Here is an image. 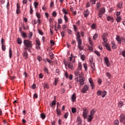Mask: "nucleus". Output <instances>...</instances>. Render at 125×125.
I'll list each match as a JSON object with an SVG mask.
<instances>
[{
    "label": "nucleus",
    "mask_w": 125,
    "mask_h": 125,
    "mask_svg": "<svg viewBox=\"0 0 125 125\" xmlns=\"http://www.w3.org/2000/svg\"><path fill=\"white\" fill-rule=\"evenodd\" d=\"M21 36L23 39H25V38H27V33L22 32H21Z\"/></svg>",
    "instance_id": "25"
},
{
    "label": "nucleus",
    "mask_w": 125,
    "mask_h": 125,
    "mask_svg": "<svg viewBox=\"0 0 125 125\" xmlns=\"http://www.w3.org/2000/svg\"><path fill=\"white\" fill-rule=\"evenodd\" d=\"M97 38H98V33H95L93 37V39L95 41V40H96Z\"/></svg>",
    "instance_id": "27"
},
{
    "label": "nucleus",
    "mask_w": 125,
    "mask_h": 125,
    "mask_svg": "<svg viewBox=\"0 0 125 125\" xmlns=\"http://www.w3.org/2000/svg\"><path fill=\"white\" fill-rule=\"evenodd\" d=\"M104 62L107 67H110V65L111 64H110V62H109V59L107 57H105L104 58Z\"/></svg>",
    "instance_id": "8"
},
{
    "label": "nucleus",
    "mask_w": 125,
    "mask_h": 125,
    "mask_svg": "<svg viewBox=\"0 0 125 125\" xmlns=\"http://www.w3.org/2000/svg\"><path fill=\"white\" fill-rule=\"evenodd\" d=\"M78 48H79L80 50H83V47L82 46V41L80 42H78Z\"/></svg>",
    "instance_id": "16"
},
{
    "label": "nucleus",
    "mask_w": 125,
    "mask_h": 125,
    "mask_svg": "<svg viewBox=\"0 0 125 125\" xmlns=\"http://www.w3.org/2000/svg\"><path fill=\"white\" fill-rule=\"evenodd\" d=\"M89 82L92 87V89H93L94 88L95 85H94V83H93V81L92 80V79L90 78L89 80Z\"/></svg>",
    "instance_id": "10"
},
{
    "label": "nucleus",
    "mask_w": 125,
    "mask_h": 125,
    "mask_svg": "<svg viewBox=\"0 0 125 125\" xmlns=\"http://www.w3.org/2000/svg\"><path fill=\"white\" fill-rule=\"evenodd\" d=\"M59 24H62L63 23V21L62 20V19H59L58 20Z\"/></svg>",
    "instance_id": "43"
},
{
    "label": "nucleus",
    "mask_w": 125,
    "mask_h": 125,
    "mask_svg": "<svg viewBox=\"0 0 125 125\" xmlns=\"http://www.w3.org/2000/svg\"><path fill=\"white\" fill-rule=\"evenodd\" d=\"M94 118V116H92V115H89L88 117L87 116V122H90L92 120H93V118Z\"/></svg>",
    "instance_id": "14"
},
{
    "label": "nucleus",
    "mask_w": 125,
    "mask_h": 125,
    "mask_svg": "<svg viewBox=\"0 0 125 125\" xmlns=\"http://www.w3.org/2000/svg\"><path fill=\"white\" fill-rule=\"evenodd\" d=\"M75 35L76 36V41L78 42H82V40L81 39V33H80V32H77Z\"/></svg>",
    "instance_id": "7"
},
{
    "label": "nucleus",
    "mask_w": 125,
    "mask_h": 125,
    "mask_svg": "<svg viewBox=\"0 0 125 125\" xmlns=\"http://www.w3.org/2000/svg\"><path fill=\"white\" fill-rule=\"evenodd\" d=\"M64 19L65 22H68V20H69V19L66 15L64 16Z\"/></svg>",
    "instance_id": "48"
},
{
    "label": "nucleus",
    "mask_w": 125,
    "mask_h": 125,
    "mask_svg": "<svg viewBox=\"0 0 125 125\" xmlns=\"http://www.w3.org/2000/svg\"><path fill=\"white\" fill-rule=\"evenodd\" d=\"M103 45H104L106 47L107 50L111 51V47H110V45H109L108 43H105L103 44Z\"/></svg>",
    "instance_id": "12"
},
{
    "label": "nucleus",
    "mask_w": 125,
    "mask_h": 125,
    "mask_svg": "<svg viewBox=\"0 0 125 125\" xmlns=\"http://www.w3.org/2000/svg\"><path fill=\"white\" fill-rule=\"evenodd\" d=\"M83 67L84 68L85 70L87 71V64L85 63L83 64Z\"/></svg>",
    "instance_id": "37"
},
{
    "label": "nucleus",
    "mask_w": 125,
    "mask_h": 125,
    "mask_svg": "<svg viewBox=\"0 0 125 125\" xmlns=\"http://www.w3.org/2000/svg\"><path fill=\"white\" fill-rule=\"evenodd\" d=\"M45 114H44V113H41V118H42V120H44V119H45Z\"/></svg>",
    "instance_id": "32"
},
{
    "label": "nucleus",
    "mask_w": 125,
    "mask_h": 125,
    "mask_svg": "<svg viewBox=\"0 0 125 125\" xmlns=\"http://www.w3.org/2000/svg\"><path fill=\"white\" fill-rule=\"evenodd\" d=\"M62 11L63 12V13H64V14H68V12H67V10L64 8H63Z\"/></svg>",
    "instance_id": "54"
},
{
    "label": "nucleus",
    "mask_w": 125,
    "mask_h": 125,
    "mask_svg": "<svg viewBox=\"0 0 125 125\" xmlns=\"http://www.w3.org/2000/svg\"><path fill=\"white\" fill-rule=\"evenodd\" d=\"M34 5L35 6V8H38V5H39V3L38 2H34Z\"/></svg>",
    "instance_id": "39"
},
{
    "label": "nucleus",
    "mask_w": 125,
    "mask_h": 125,
    "mask_svg": "<svg viewBox=\"0 0 125 125\" xmlns=\"http://www.w3.org/2000/svg\"><path fill=\"white\" fill-rule=\"evenodd\" d=\"M71 111L73 114H75V113H76V112H77V109H76V108H72L71 109Z\"/></svg>",
    "instance_id": "41"
},
{
    "label": "nucleus",
    "mask_w": 125,
    "mask_h": 125,
    "mask_svg": "<svg viewBox=\"0 0 125 125\" xmlns=\"http://www.w3.org/2000/svg\"><path fill=\"white\" fill-rule=\"evenodd\" d=\"M33 12H34V10H33V8H32V6H30V14H33Z\"/></svg>",
    "instance_id": "57"
},
{
    "label": "nucleus",
    "mask_w": 125,
    "mask_h": 125,
    "mask_svg": "<svg viewBox=\"0 0 125 125\" xmlns=\"http://www.w3.org/2000/svg\"><path fill=\"white\" fill-rule=\"evenodd\" d=\"M106 19H107V21H110L112 23H113V22H114V18L113 17L109 16H106Z\"/></svg>",
    "instance_id": "13"
},
{
    "label": "nucleus",
    "mask_w": 125,
    "mask_h": 125,
    "mask_svg": "<svg viewBox=\"0 0 125 125\" xmlns=\"http://www.w3.org/2000/svg\"><path fill=\"white\" fill-rule=\"evenodd\" d=\"M51 105V107H53V106H55L56 105V101L55 100L53 101L51 104H50Z\"/></svg>",
    "instance_id": "26"
},
{
    "label": "nucleus",
    "mask_w": 125,
    "mask_h": 125,
    "mask_svg": "<svg viewBox=\"0 0 125 125\" xmlns=\"http://www.w3.org/2000/svg\"><path fill=\"white\" fill-rule=\"evenodd\" d=\"M94 53H95V54H96L99 57L100 56V55H101L100 53H99V52H98L97 51H95Z\"/></svg>",
    "instance_id": "53"
},
{
    "label": "nucleus",
    "mask_w": 125,
    "mask_h": 125,
    "mask_svg": "<svg viewBox=\"0 0 125 125\" xmlns=\"http://www.w3.org/2000/svg\"><path fill=\"white\" fill-rule=\"evenodd\" d=\"M82 68H83L82 66V63L79 62L78 68L75 71V75L77 77L75 78V81L77 83H79L80 85L81 86L84 84V81L85 80V78H83V71H82Z\"/></svg>",
    "instance_id": "1"
},
{
    "label": "nucleus",
    "mask_w": 125,
    "mask_h": 125,
    "mask_svg": "<svg viewBox=\"0 0 125 125\" xmlns=\"http://www.w3.org/2000/svg\"><path fill=\"white\" fill-rule=\"evenodd\" d=\"M36 16L38 18V19H40L41 18V14L40 13H36Z\"/></svg>",
    "instance_id": "45"
},
{
    "label": "nucleus",
    "mask_w": 125,
    "mask_h": 125,
    "mask_svg": "<svg viewBox=\"0 0 125 125\" xmlns=\"http://www.w3.org/2000/svg\"><path fill=\"white\" fill-rule=\"evenodd\" d=\"M91 6V5L90 4V3L89 2H87V4H86V7H90Z\"/></svg>",
    "instance_id": "62"
},
{
    "label": "nucleus",
    "mask_w": 125,
    "mask_h": 125,
    "mask_svg": "<svg viewBox=\"0 0 125 125\" xmlns=\"http://www.w3.org/2000/svg\"><path fill=\"white\" fill-rule=\"evenodd\" d=\"M44 71L45 73H46L47 74H48V69H47V67H45L44 68Z\"/></svg>",
    "instance_id": "58"
},
{
    "label": "nucleus",
    "mask_w": 125,
    "mask_h": 125,
    "mask_svg": "<svg viewBox=\"0 0 125 125\" xmlns=\"http://www.w3.org/2000/svg\"><path fill=\"white\" fill-rule=\"evenodd\" d=\"M73 28L75 32H77L78 31V27L76 25H73Z\"/></svg>",
    "instance_id": "46"
},
{
    "label": "nucleus",
    "mask_w": 125,
    "mask_h": 125,
    "mask_svg": "<svg viewBox=\"0 0 125 125\" xmlns=\"http://www.w3.org/2000/svg\"><path fill=\"white\" fill-rule=\"evenodd\" d=\"M124 104H125V102L123 101H120L118 103V107L119 108H122V107L124 106Z\"/></svg>",
    "instance_id": "20"
},
{
    "label": "nucleus",
    "mask_w": 125,
    "mask_h": 125,
    "mask_svg": "<svg viewBox=\"0 0 125 125\" xmlns=\"http://www.w3.org/2000/svg\"><path fill=\"white\" fill-rule=\"evenodd\" d=\"M68 68L71 69V70H74V62H70L68 63Z\"/></svg>",
    "instance_id": "15"
},
{
    "label": "nucleus",
    "mask_w": 125,
    "mask_h": 125,
    "mask_svg": "<svg viewBox=\"0 0 125 125\" xmlns=\"http://www.w3.org/2000/svg\"><path fill=\"white\" fill-rule=\"evenodd\" d=\"M88 15H89V11L87 9L86 10L84 11V16L86 18Z\"/></svg>",
    "instance_id": "22"
},
{
    "label": "nucleus",
    "mask_w": 125,
    "mask_h": 125,
    "mask_svg": "<svg viewBox=\"0 0 125 125\" xmlns=\"http://www.w3.org/2000/svg\"><path fill=\"white\" fill-rule=\"evenodd\" d=\"M117 6L118 7V8H121L122 7V6H123V3H119L117 4Z\"/></svg>",
    "instance_id": "52"
},
{
    "label": "nucleus",
    "mask_w": 125,
    "mask_h": 125,
    "mask_svg": "<svg viewBox=\"0 0 125 125\" xmlns=\"http://www.w3.org/2000/svg\"><path fill=\"white\" fill-rule=\"evenodd\" d=\"M54 82V85H57V83H58V78H55Z\"/></svg>",
    "instance_id": "38"
},
{
    "label": "nucleus",
    "mask_w": 125,
    "mask_h": 125,
    "mask_svg": "<svg viewBox=\"0 0 125 125\" xmlns=\"http://www.w3.org/2000/svg\"><path fill=\"white\" fill-rule=\"evenodd\" d=\"M23 43L25 47L24 48V50H28L29 52H31V49L33 47V43L32 41L29 40H24Z\"/></svg>",
    "instance_id": "2"
},
{
    "label": "nucleus",
    "mask_w": 125,
    "mask_h": 125,
    "mask_svg": "<svg viewBox=\"0 0 125 125\" xmlns=\"http://www.w3.org/2000/svg\"><path fill=\"white\" fill-rule=\"evenodd\" d=\"M122 55H123V57H125V51H123L122 52Z\"/></svg>",
    "instance_id": "64"
},
{
    "label": "nucleus",
    "mask_w": 125,
    "mask_h": 125,
    "mask_svg": "<svg viewBox=\"0 0 125 125\" xmlns=\"http://www.w3.org/2000/svg\"><path fill=\"white\" fill-rule=\"evenodd\" d=\"M38 32L39 34H40V35H41L42 36V35H43V33L41 29H38Z\"/></svg>",
    "instance_id": "42"
},
{
    "label": "nucleus",
    "mask_w": 125,
    "mask_h": 125,
    "mask_svg": "<svg viewBox=\"0 0 125 125\" xmlns=\"http://www.w3.org/2000/svg\"><path fill=\"white\" fill-rule=\"evenodd\" d=\"M52 16L53 17H56L57 16V13L56 12H53Z\"/></svg>",
    "instance_id": "55"
},
{
    "label": "nucleus",
    "mask_w": 125,
    "mask_h": 125,
    "mask_svg": "<svg viewBox=\"0 0 125 125\" xmlns=\"http://www.w3.org/2000/svg\"><path fill=\"white\" fill-rule=\"evenodd\" d=\"M119 120H116L114 121V125H119Z\"/></svg>",
    "instance_id": "49"
},
{
    "label": "nucleus",
    "mask_w": 125,
    "mask_h": 125,
    "mask_svg": "<svg viewBox=\"0 0 125 125\" xmlns=\"http://www.w3.org/2000/svg\"><path fill=\"white\" fill-rule=\"evenodd\" d=\"M96 94L98 96H100V95L102 94V91H101V90H99L97 92Z\"/></svg>",
    "instance_id": "36"
},
{
    "label": "nucleus",
    "mask_w": 125,
    "mask_h": 125,
    "mask_svg": "<svg viewBox=\"0 0 125 125\" xmlns=\"http://www.w3.org/2000/svg\"><path fill=\"white\" fill-rule=\"evenodd\" d=\"M91 67L93 71H95V64H94V63L91 64Z\"/></svg>",
    "instance_id": "31"
},
{
    "label": "nucleus",
    "mask_w": 125,
    "mask_h": 125,
    "mask_svg": "<svg viewBox=\"0 0 125 125\" xmlns=\"http://www.w3.org/2000/svg\"><path fill=\"white\" fill-rule=\"evenodd\" d=\"M1 48H2V50L3 51H5V49H6V47L5 46V45H4L3 44H2Z\"/></svg>",
    "instance_id": "33"
},
{
    "label": "nucleus",
    "mask_w": 125,
    "mask_h": 125,
    "mask_svg": "<svg viewBox=\"0 0 125 125\" xmlns=\"http://www.w3.org/2000/svg\"><path fill=\"white\" fill-rule=\"evenodd\" d=\"M9 57L10 58H11V57L12 56V50H11V48H9Z\"/></svg>",
    "instance_id": "35"
},
{
    "label": "nucleus",
    "mask_w": 125,
    "mask_h": 125,
    "mask_svg": "<svg viewBox=\"0 0 125 125\" xmlns=\"http://www.w3.org/2000/svg\"><path fill=\"white\" fill-rule=\"evenodd\" d=\"M102 97L103 98H104V97H105V95L107 94V92L106 91H104L102 93Z\"/></svg>",
    "instance_id": "29"
},
{
    "label": "nucleus",
    "mask_w": 125,
    "mask_h": 125,
    "mask_svg": "<svg viewBox=\"0 0 125 125\" xmlns=\"http://www.w3.org/2000/svg\"><path fill=\"white\" fill-rule=\"evenodd\" d=\"M92 29H96V25L95 24H93L91 25Z\"/></svg>",
    "instance_id": "59"
},
{
    "label": "nucleus",
    "mask_w": 125,
    "mask_h": 125,
    "mask_svg": "<svg viewBox=\"0 0 125 125\" xmlns=\"http://www.w3.org/2000/svg\"><path fill=\"white\" fill-rule=\"evenodd\" d=\"M101 3L100 2H98L96 4L97 6V10H99V7H100L101 6Z\"/></svg>",
    "instance_id": "28"
},
{
    "label": "nucleus",
    "mask_w": 125,
    "mask_h": 125,
    "mask_svg": "<svg viewBox=\"0 0 125 125\" xmlns=\"http://www.w3.org/2000/svg\"><path fill=\"white\" fill-rule=\"evenodd\" d=\"M106 77H108L109 79H110V78H111V73H110L109 72H107L106 73Z\"/></svg>",
    "instance_id": "44"
},
{
    "label": "nucleus",
    "mask_w": 125,
    "mask_h": 125,
    "mask_svg": "<svg viewBox=\"0 0 125 125\" xmlns=\"http://www.w3.org/2000/svg\"><path fill=\"white\" fill-rule=\"evenodd\" d=\"M76 99H77V96L76 95V93H74L71 96V101L73 102H76Z\"/></svg>",
    "instance_id": "11"
},
{
    "label": "nucleus",
    "mask_w": 125,
    "mask_h": 125,
    "mask_svg": "<svg viewBox=\"0 0 125 125\" xmlns=\"http://www.w3.org/2000/svg\"><path fill=\"white\" fill-rule=\"evenodd\" d=\"M89 87L87 85H84L82 89V92L83 93H86V91L88 90Z\"/></svg>",
    "instance_id": "6"
},
{
    "label": "nucleus",
    "mask_w": 125,
    "mask_h": 125,
    "mask_svg": "<svg viewBox=\"0 0 125 125\" xmlns=\"http://www.w3.org/2000/svg\"><path fill=\"white\" fill-rule=\"evenodd\" d=\"M22 55L23 56V57H24V58L25 59H27L28 57V52L27 51H24L23 54H22Z\"/></svg>",
    "instance_id": "19"
},
{
    "label": "nucleus",
    "mask_w": 125,
    "mask_h": 125,
    "mask_svg": "<svg viewBox=\"0 0 125 125\" xmlns=\"http://www.w3.org/2000/svg\"><path fill=\"white\" fill-rule=\"evenodd\" d=\"M83 119H87V114L89 113V111H88V107H86L85 108H83Z\"/></svg>",
    "instance_id": "3"
},
{
    "label": "nucleus",
    "mask_w": 125,
    "mask_h": 125,
    "mask_svg": "<svg viewBox=\"0 0 125 125\" xmlns=\"http://www.w3.org/2000/svg\"><path fill=\"white\" fill-rule=\"evenodd\" d=\"M44 88H47V89H48V88H49V85L47 84H45L44 85Z\"/></svg>",
    "instance_id": "56"
},
{
    "label": "nucleus",
    "mask_w": 125,
    "mask_h": 125,
    "mask_svg": "<svg viewBox=\"0 0 125 125\" xmlns=\"http://www.w3.org/2000/svg\"><path fill=\"white\" fill-rule=\"evenodd\" d=\"M54 54H53V53H52L50 55V59H51V60H52V59H53L54 57Z\"/></svg>",
    "instance_id": "60"
},
{
    "label": "nucleus",
    "mask_w": 125,
    "mask_h": 125,
    "mask_svg": "<svg viewBox=\"0 0 125 125\" xmlns=\"http://www.w3.org/2000/svg\"><path fill=\"white\" fill-rule=\"evenodd\" d=\"M111 46H112V49H117V48L118 47L117 46V45H116V43H115V42H111Z\"/></svg>",
    "instance_id": "18"
},
{
    "label": "nucleus",
    "mask_w": 125,
    "mask_h": 125,
    "mask_svg": "<svg viewBox=\"0 0 125 125\" xmlns=\"http://www.w3.org/2000/svg\"><path fill=\"white\" fill-rule=\"evenodd\" d=\"M105 11H106V10L105 9V8H104V7L101 8L98 12L99 17H100V18H101L102 17L103 14H104V13H105Z\"/></svg>",
    "instance_id": "4"
},
{
    "label": "nucleus",
    "mask_w": 125,
    "mask_h": 125,
    "mask_svg": "<svg viewBox=\"0 0 125 125\" xmlns=\"http://www.w3.org/2000/svg\"><path fill=\"white\" fill-rule=\"evenodd\" d=\"M77 122L78 123V125H81L82 124V119L81 117L78 116L77 117Z\"/></svg>",
    "instance_id": "23"
},
{
    "label": "nucleus",
    "mask_w": 125,
    "mask_h": 125,
    "mask_svg": "<svg viewBox=\"0 0 125 125\" xmlns=\"http://www.w3.org/2000/svg\"><path fill=\"white\" fill-rule=\"evenodd\" d=\"M96 113V109L94 108L93 109H92L90 112V115L91 116H92L93 117H94V114Z\"/></svg>",
    "instance_id": "17"
},
{
    "label": "nucleus",
    "mask_w": 125,
    "mask_h": 125,
    "mask_svg": "<svg viewBox=\"0 0 125 125\" xmlns=\"http://www.w3.org/2000/svg\"><path fill=\"white\" fill-rule=\"evenodd\" d=\"M32 37H33V32H29L28 34L29 40H31L32 39Z\"/></svg>",
    "instance_id": "34"
},
{
    "label": "nucleus",
    "mask_w": 125,
    "mask_h": 125,
    "mask_svg": "<svg viewBox=\"0 0 125 125\" xmlns=\"http://www.w3.org/2000/svg\"><path fill=\"white\" fill-rule=\"evenodd\" d=\"M106 36H107V34L106 33H104L102 36V39L104 42H108V39H107V38H106Z\"/></svg>",
    "instance_id": "9"
},
{
    "label": "nucleus",
    "mask_w": 125,
    "mask_h": 125,
    "mask_svg": "<svg viewBox=\"0 0 125 125\" xmlns=\"http://www.w3.org/2000/svg\"><path fill=\"white\" fill-rule=\"evenodd\" d=\"M57 114V116H59L61 115V110L60 109L57 108L56 110Z\"/></svg>",
    "instance_id": "24"
},
{
    "label": "nucleus",
    "mask_w": 125,
    "mask_h": 125,
    "mask_svg": "<svg viewBox=\"0 0 125 125\" xmlns=\"http://www.w3.org/2000/svg\"><path fill=\"white\" fill-rule=\"evenodd\" d=\"M116 41H117L118 42H119V43H122V39H121L120 36L117 35L116 36Z\"/></svg>",
    "instance_id": "21"
},
{
    "label": "nucleus",
    "mask_w": 125,
    "mask_h": 125,
    "mask_svg": "<svg viewBox=\"0 0 125 125\" xmlns=\"http://www.w3.org/2000/svg\"><path fill=\"white\" fill-rule=\"evenodd\" d=\"M37 60H38V61H39V62H41V61L42 60V57H41V56H38Z\"/></svg>",
    "instance_id": "40"
},
{
    "label": "nucleus",
    "mask_w": 125,
    "mask_h": 125,
    "mask_svg": "<svg viewBox=\"0 0 125 125\" xmlns=\"http://www.w3.org/2000/svg\"><path fill=\"white\" fill-rule=\"evenodd\" d=\"M17 42L19 44H21L22 43V40L19 38L17 39Z\"/></svg>",
    "instance_id": "30"
},
{
    "label": "nucleus",
    "mask_w": 125,
    "mask_h": 125,
    "mask_svg": "<svg viewBox=\"0 0 125 125\" xmlns=\"http://www.w3.org/2000/svg\"><path fill=\"white\" fill-rule=\"evenodd\" d=\"M89 43L91 45L93 44V42L91 41V40L89 39Z\"/></svg>",
    "instance_id": "63"
},
{
    "label": "nucleus",
    "mask_w": 125,
    "mask_h": 125,
    "mask_svg": "<svg viewBox=\"0 0 125 125\" xmlns=\"http://www.w3.org/2000/svg\"><path fill=\"white\" fill-rule=\"evenodd\" d=\"M121 20H122V18H121V17H117V21L118 22V23H119V22H120Z\"/></svg>",
    "instance_id": "51"
},
{
    "label": "nucleus",
    "mask_w": 125,
    "mask_h": 125,
    "mask_svg": "<svg viewBox=\"0 0 125 125\" xmlns=\"http://www.w3.org/2000/svg\"><path fill=\"white\" fill-rule=\"evenodd\" d=\"M64 92H65V89L64 88L61 89V93L62 94H63V93H64Z\"/></svg>",
    "instance_id": "61"
},
{
    "label": "nucleus",
    "mask_w": 125,
    "mask_h": 125,
    "mask_svg": "<svg viewBox=\"0 0 125 125\" xmlns=\"http://www.w3.org/2000/svg\"><path fill=\"white\" fill-rule=\"evenodd\" d=\"M36 45H41V42L39 40H36Z\"/></svg>",
    "instance_id": "50"
},
{
    "label": "nucleus",
    "mask_w": 125,
    "mask_h": 125,
    "mask_svg": "<svg viewBox=\"0 0 125 125\" xmlns=\"http://www.w3.org/2000/svg\"><path fill=\"white\" fill-rule=\"evenodd\" d=\"M119 121L120 123H122L123 124L125 125V114L122 113L120 115L119 117Z\"/></svg>",
    "instance_id": "5"
},
{
    "label": "nucleus",
    "mask_w": 125,
    "mask_h": 125,
    "mask_svg": "<svg viewBox=\"0 0 125 125\" xmlns=\"http://www.w3.org/2000/svg\"><path fill=\"white\" fill-rule=\"evenodd\" d=\"M69 116V113L68 112H66L64 114V118L65 119H67V118H68V116Z\"/></svg>",
    "instance_id": "47"
}]
</instances>
